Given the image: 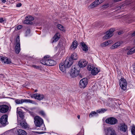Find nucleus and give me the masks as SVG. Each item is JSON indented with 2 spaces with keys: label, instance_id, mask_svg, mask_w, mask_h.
Wrapping results in <instances>:
<instances>
[{
  "label": "nucleus",
  "instance_id": "6e6d98bb",
  "mask_svg": "<svg viewBox=\"0 0 135 135\" xmlns=\"http://www.w3.org/2000/svg\"><path fill=\"white\" fill-rule=\"evenodd\" d=\"M77 117L78 118V119H79L80 118V116L79 115H78L77 116Z\"/></svg>",
  "mask_w": 135,
  "mask_h": 135
},
{
  "label": "nucleus",
  "instance_id": "a878e982",
  "mask_svg": "<svg viewBox=\"0 0 135 135\" xmlns=\"http://www.w3.org/2000/svg\"><path fill=\"white\" fill-rule=\"evenodd\" d=\"M17 133L18 135H26L27 133L26 131L21 129H18Z\"/></svg>",
  "mask_w": 135,
  "mask_h": 135
},
{
  "label": "nucleus",
  "instance_id": "8fccbe9b",
  "mask_svg": "<svg viewBox=\"0 0 135 135\" xmlns=\"http://www.w3.org/2000/svg\"><path fill=\"white\" fill-rule=\"evenodd\" d=\"M123 31H120L119 32H118V35H121V34H123Z\"/></svg>",
  "mask_w": 135,
  "mask_h": 135
},
{
  "label": "nucleus",
  "instance_id": "3c124183",
  "mask_svg": "<svg viewBox=\"0 0 135 135\" xmlns=\"http://www.w3.org/2000/svg\"><path fill=\"white\" fill-rule=\"evenodd\" d=\"M133 71L135 73V64L133 66Z\"/></svg>",
  "mask_w": 135,
  "mask_h": 135
},
{
  "label": "nucleus",
  "instance_id": "1a4fd4ad",
  "mask_svg": "<svg viewBox=\"0 0 135 135\" xmlns=\"http://www.w3.org/2000/svg\"><path fill=\"white\" fill-rule=\"evenodd\" d=\"M73 61L70 57H68L65 60L64 63L65 67L68 68L70 67L73 63Z\"/></svg>",
  "mask_w": 135,
  "mask_h": 135
},
{
  "label": "nucleus",
  "instance_id": "de8ad7c7",
  "mask_svg": "<svg viewBox=\"0 0 135 135\" xmlns=\"http://www.w3.org/2000/svg\"><path fill=\"white\" fill-rule=\"evenodd\" d=\"M5 20V19H3L2 18H0V22L2 23Z\"/></svg>",
  "mask_w": 135,
  "mask_h": 135
},
{
  "label": "nucleus",
  "instance_id": "49530a36",
  "mask_svg": "<svg viewBox=\"0 0 135 135\" xmlns=\"http://www.w3.org/2000/svg\"><path fill=\"white\" fill-rule=\"evenodd\" d=\"M32 67H33L35 69H39L40 68V67L39 66H37L36 65H33L32 66Z\"/></svg>",
  "mask_w": 135,
  "mask_h": 135
},
{
  "label": "nucleus",
  "instance_id": "0eeeda50",
  "mask_svg": "<svg viewBox=\"0 0 135 135\" xmlns=\"http://www.w3.org/2000/svg\"><path fill=\"white\" fill-rule=\"evenodd\" d=\"M115 31L114 28H112L109 30L106 33V35L103 37L104 39H107L111 37L113 35V33Z\"/></svg>",
  "mask_w": 135,
  "mask_h": 135
},
{
  "label": "nucleus",
  "instance_id": "4be33fe9",
  "mask_svg": "<svg viewBox=\"0 0 135 135\" xmlns=\"http://www.w3.org/2000/svg\"><path fill=\"white\" fill-rule=\"evenodd\" d=\"M121 44V43L120 42H117L115 43L111 46L110 47V48L112 49H116Z\"/></svg>",
  "mask_w": 135,
  "mask_h": 135
},
{
  "label": "nucleus",
  "instance_id": "ea45409f",
  "mask_svg": "<svg viewBox=\"0 0 135 135\" xmlns=\"http://www.w3.org/2000/svg\"><path fill=\"white\" fill-rule=\"evenodd\" d=\"M113 101L112 100V99L110 98H109V104H107V105L110 106L111 105V104L112 103V102Z\"/></svg>",
  "mask_w": 135,
  "mask_h": 135
},
{
  "label": "nucleus",
  "instance_id": "c756f323",
  "mask_svg": "<svg viewBox=\"0 0 135 135\" xmlns=\"http://www.w3.org/2000/svg\"><path fill=\"white\" fill-rule=\"evenodd\" d=\"M72 60H76L78 58L77 54L75 53H74L72 54L71 57L70 58Z\"/></svg>",
  "mask_w": 135,
  "mask_h": 135
},
{
  "label": "nucleus",
  "instance_id": "cd10ccee",
  "mask_svg": "<svg viewBox=\"0 0 135 135\" xmlns=\"http://www.w3.org/2000/svg\"><path fill=\"white\" fill-rule=\"evenodd\" d=\"M112 42V41L111 40H109L107 41H105L102 44L101 46L102 47H105L108 46L109 44H111Z\"/></svg>",
  "mask_w": 135,
  "mask_h": 135
},
{
  "label": "nucleus",
  "instance_id": "393cba45",
  "mask_svg": "<svg viewBox=\"0 0 135 135\" xmlns=\"http://www.w3.org/2000/svg\"><path fill=\"white\" fill-rule=\"evenodd\" d=\"M99 71L98 68L94 67L91 70V73L92 75H95Z\"/></svg>",
  "mask_w": 135,
  "mask_h": 135
},
{
  "label": "nucleus",
  "instance_id": "c03bdc74",
  "mask_svg": "<svg viewBox=\"0 0 135 135\" xmlns=\"http://www.w3.org/2000/svg\"><path fill=\"white\" fill-rule=\"evenodd\" d=\"M99 4L102 3L104 1V0H96Z\"/></svg>",
  "mask_w": 135,
  "mask_h": 135
},
{
  "label": "nucleus",
  "instance_id": "f8f14e48",
  "mask_svg": "<svg viewBox=\"0 0 135 135\" xmlns=\"http://www.w3.org/2000/svg\"><path fill=\"white\" fill-rule=\"evenodd\" d=\"M8 116L6 114L2 115L0 119V123L4 126L7 124V121Z\"/></svg>",
  "mask_w": 135,
  "mask_h": 135
},
{
  "label": "nucleus",
  "instance_id": "7c9ffc66",
  "mask_svg": "<svg viewBox=\"0 0 135 135\" xmlns=\"http://www.w3.org/2000/svg\"><path fill=\"white\" fill-rule=\"evenodd\" d=\"M98 115L97 113L95 112L94 111L92 112L89 115L90 117H91L94 116H97Z\"/></svg>",
  "mask_w": 135,
  "mask_h": 135
},
{
  "label": "nucleus",
  "instance_id": "a19ab883",
  "mask_svg": "<svg viewBox=\"0 0 135 135\" xmlns=\"http://www.w3.org/2000/svg\"><path fill=\"white\" fill-rule=\"evenodd\" d=\"M131 132L133 135H135V127H133L131 130Z\"/></svg>",
  "mask_w": 135,
  "mask_h": 135
},
{
  "label": "nucleus",
  "instance_id": "a18cd8bd",
  "mask_svg": "<svg viewBox=\"0 0 135 135\" xmlns=\"http://www.w3.org/2000/svg\"><path fill=\"white\" fill-rule=\"evenodd\" d=\"M109 7V5L108 4H105L104 5L102 6V7L103 8H106Z\"/></svg>",
  "mask_w": 135,
  "mask_h": 135
},
{
  "label": "nucleus",
  "instance_id": "7ed1b4c3",
  "mask_svg": "<svg viewBox=\"0 0 135 135\" xmlns=\"http://www.w3.org/2000/svg\"><path fill=\"white\" fill-rule=\"evenodd\" d=\"M34 120L35 125L36 127H40L43 123V120L38 116L35 117Z\"/></svg>",
  "mask_w": 135,
  "mask_h": 135
},
{
  "label": "nucleus",
  "instance_id": "2eb2a0df",
  "mask_svg": "<svg viewBox=\"0 0 135 135\" xmlns=\"http://www.w3.org/2000/svg\"><path fill=\"white\" fill-rule=\"evenodd\" d=\"M87 62L85 60L82 59L79 61L78 66L80 68H84L87 65Z\"/></svg>",
  "mask_w": 135,
  "mask_h": 135
},
{
  "label": "nucleus",
  "instance_id": "f257e3e1",
  "mask_svg": "<svg viewBox=\"0 0 135 135\" xmlns=\"http://www.w3.org/2000/svg\"><path fill=\"white\" fill-rule=\"evenodd\" d=\"M80 69V68L77 65H73L71 69V76L73 78L77 76L79 73Z\"/></svg>",
  "mask_w": 135,
  "mask_h": 135
},
{
  "label": "nucleus",
  "instance_id": "9b49d317",
  "mask_svg": "<svg viewBox=\"0 0 135 135\" xmlns=\"http://www.w3.org/2000/svg\"><path fill=\"white\" fill-rule=\"evenodd\" d=\"M9 109V107L5 104L0 105V112L4 113L7 112Z\"/></svg>",
  "mask_w": 135,
  "mask_h": 135
},
{
  "label": "nucleus",
  "instance_id": "13d9d810",
  "mask_svg": "<svg viewBox=\"0 0 135 135\" xmlns=\"http://www.w3.org/2000/svg\"><path fill=\"white\" fill-rule=\"evenodd\" d=\"M39 133V134H41V133Z\"/></svg>",
  "mask_w": 135,
  "mask_h": 135
},
{
  "label": "nucleus",
  "instance_id": "2f4dec72",
  "mask_svg": "<svg viewBox=\"0 0 135 135\" xmlns=\"http://www.w3.org/2000/svg\"><path fill=\"white\" fill-rule=\"evenodd\" d=\"M107 110L104 108H102L99 109L97 111V113H103L105 112Z\"/></svg>",
  "mask_w": 135,
  "mask_h": 135
},
{
  "label": "nucleus",
  "instance_id": "aec40b11",
  "mask_svg": "<svg viewBox=\"0 0 135 135\" xmlns=\"http://www.w3.org/2000/svg\"><path fill=\"white\" fill-rule=\"evenodd\" d=\"M80 45L81 46V48L82 50L85 52H86L88 51V47L86 45L84 42H81L80 43Z\"/></svg>",
  "mask_w": 135,
  "mask_h": 135
},
{
  "label": "nucleus",
  "instance_id": "4d7b16f0",
  "mask_svg": "<svg viewBox=\"0 0 135 135\" xmlns=\"http://www.w3.org/2000/svg\"><path fill=\"white\" fill-rule=\"evenodd\" d=\"M37 90H36H36H35V92H37Z\"/></svg>",
  "mask_w": 135,
  "mask_h": 135
},
{
  "label": "nucleus",
  "instance_id": "20e7f679",
  "mask_svg": "<svg viewBox=\"0 0 135 135\" xmlns=\"http://www.w3.org/2000/svg\"><path fill=\"white\" fill-rule=\"evenodd\" d=\"M15 44V51L16 54H18L20 52L21 50L20 39L19 36H17L16 39Z\"/></svg>",
  "mask_w": 135,
  "mask_h": 135
},
{
  "label": "nucleus",
  "instance_id": "09e8293b",
  "mask_svg": "<svg viewBox=\"0 0 135 135\" xmlns=\"http://www.w3.org/2000/svg\"><path fill=\"white\" fill-rule=\"evenodd\" d=\"M22 5V4L21 3H19L17 4L16 5V7H21Z\"/></svg>",
  "mask_w": 135,
  "mask_h": 135
},
{
  "label": "nucleus",
  "instance_id": "a211bd4d",
  "mask_svg": "<svg viewBox=\"0 0 135 135\" xmlns=\"http://www.w3.org/2000/svg\"><path fill=\"white\" fill-rule=\"evenodd\" d=\"M125 50L127 52V54L128 55H130L135 52V47H133L131 49L129 47H127L125 48Z\"/></svg>",
  "mask_w": 135,
  "mask_h": 135
},
{
  "label": "nucleus",
  "instance_id": "f704fd0d",
  "mask_svg": "<svg viewBox=\"0 0 135 135\" xmlns=\"http://www.w3.org/2000/svg\"><path fill=\"white\" fill-rule=\"evenodd\" d=\"M57 27L59 29H60L61 31H63L64 30V27L61 25H57Z\"/></svg>",
  "mask_w": 135,
  "mask_h": 135
},
{
  "label": "nucleus",
  "instance_id": "e433bc0d",
  "mask_svg": "<svg viewBox=\"0 0 135 135\" xmlns=\"http://www.w3.org/2000/svg\"><path fill=\"white\" fill-rule=\"evenodd\" d=\"M25 18H27L30 21L33 20L34 19L31 16H26L25 17Z\"/></svg>",
  "mask_w": 135,
  "mask_h": 135
},
{
  "label": "nucleus",
  "instance_id": "58836bf2",
  "mask_svg": "<svg viewBox=\"0 0 135 135\" xmlns=\"http://www.w3.org/2000/svg\"><path fill=\"white\" fill-rule=\"evenodd\" d=\"M39 113L40 114H41L43 116H45V112L42 110L40 111L39 112Z\"/></svg>",
  "mask_w": 135,
  "mask_h": 135
},
{
  "label": "nucleus",
  "instance_id": "864d4df0",
  "mask_svg": "<svg viewBox=\"0 0 135 135\" xmlns=\"http://www.w3.org/2000/svg\"><path fill=\"white\" fill-rule=\"evenodd\" d=\"M132 36H135V31L132 34Z\"/></svg>",
  "mask_w": 135,
  "mask_h": 135
},
{
  "label": "nucleus",
  "instance_id": "473e14b6",
  "mask_svg": "<svg viewBox=\"0 0 135 135\" xmlns=\"http://www.w3.org/2000/svg\"><path fill=\"white\" fill-rule=\"evenodd\" d=\"M23 99H22L21 100L19 99H17L15 101V102L17 104H22L24 102Z\"/></svg>",
  "mask_w": 135,
  "mask_h": 135
},
{
  "label": "nucleus",
  "instance_id": "72a5a7b5",
  "mask_svg": "<svg viewBox=\"0 0 135 135\" xmlns=\"http://www.w3.org/2000/svg\"><path fill=\"white\" fill-rule=\"evenodd\" d=\"M26 20L23 21V23L25 24H31L32 23V22L29 20L27 18H25Z\"/></svg>",
  "mask_w": 135,
  "mask_h": 135
},
{
  "label": "nucleus",
  "instance_id": "f3484780",
  "mask_svg": "<svg viewBox=\"0 0 135 135\" xmlns=\"http://www.w3.org/2000/svg\"><path fill=\"white\" fill-rule=\"evenodd\" d=\"M60 34L59 33H56L53 37L52 38L51 41L52 43L56 42L60 38Z\"/></svg>",
  "mask_w": 135,
  "mask_h": 135
},
{
  "label": "nucleus",
  "instance_id": "5701e85b",
  "mask_svg": "<svg viewBox=\"0 0 135 135\" xmlns=\"http://www.w3.org/2000/svg\"><path fill=\"white\" fill-rule=\"evenodd\" d=\"M17 115H18L21 119V120H22L23 118V115L22 112L20 110V109L17 108Z\"/></svg>",
  "mask_w": 135,
  "mask_h": 135
},
{
  "label": "nucleus",
  "instance_id": "bb28decb",
  "mask_svg": "<svg viewBox=\"0 0 135 135\" xmlns=\"http://www.w3.org/2000/svg\"><path fill=\"white\" fill-rule=\"evenodd\" d=\"M24 100V102L30 103L36 105H37L38 104V103L35 102V101L32 100L25 99H24V100Z\"/></svg>",
  "mask_w": 135,
  "mask_h": 135
},
{
  "label": "nucleus",
  "instance_id": "6e6552de",
  "mask_svg": "<svg viewBox=\"0 0 135 135\" xmlns=\"http://www.w3.org/2000/svg\"><path fill=\"white\" fill-rule=\"evenodd\" d=\"M127 82L124 79L121 78L119 80V85L121 88L124 90L126 89Z\"/></svg>",
  "mask_w": 135,
  "mask_h": 135
},
{
  "label": "nucleus",
  "instance_id": "c85d7f7f",
  "mask_svg": "<svg viewBox=\"0 0 135 135\" xmlns=\"http://www.w3.org/2000/svg\"><path fill=\"white\" fill-rule=\"evenodd\" d=\"M99 4L96 1H95L89 5V7L91 8H93L96 7Z\"/></svg>",
  "mask_w": 135,
  "mask_h": 135
},
{
  "label": "nucleus",
  "instance_id": "5fc2aeb1",
  "mask_svg": "<svg viewBox=\"0 0 135 135\" xmlns=\"http://www.w3.org/2000/svg\"><path fill=\"white\" fill-rule=\"evenodd\" d=\"M3 3H5L6 2V0H1Z\"/></svg>",
  "mask_w": 135,
  "mask_h": 135
},
{
  "label": "nucleus",
  "instance_id": "dca6fc26",
  "mask_svg": "<svg viewBox=\"0 0 135 135\" xmlns=\"http://www.w3.org/2000/svg\"><path fill=\"white\" fill-rule=\"evenodd\" d=\"M105 131L106 135H117L115 131L112 129L111 128L109 127L107 128Z\"/></svg>",
  "mask_w": 135,
  "mask_h": 135
},
{
  "label": "nucleus",
  "instance_id": "423d86ee",
  "mask_svg": "<svg viewBox=\"0 0 135 135\" xmlns=\"http://www.w3.org/2000/svg\"><path fill=\"white\" fill-rule=\"evenodd\" d=\"M88 82L87 78H84L81 79L80 81L79 86L82 89L85 88L87 86Z\"/></svg>",
  "mask_w": 135,
  "mask_h": 135
},
{
  "label": "nucleus",
  "instance_id": "4468645a",
  "mask_svg": "<svg viewBox=\"0 0 135 135\" xmlns=\"http://www.w3.org/2000/svg\"><path fill=\"white\" fill-rule=\"evenodd\" d=\"M118 129L120 131L126 132L127 129V127L124 123H120L119 124L118 126Z\"/></svg>",
  "mask_w": 135,
  "mask_h": 135
},
{
  "label": "nucleus",
  "instance_id": "c9c22d12",
  "mask_svg": "<svg viewBox=\"0 0 135 135\" xmlns=\"http://www.w3.org/2000/svg\"><path fill=\"white\" fill-rule=\"evenodd\" d=\"M30 29L28 28L27 29L25 33V36L26 37H27L30 35Z\"/></svg>",
  "mask_w": 135,
  "mask_h": 135
},
{
  "label": "nucleus",
  "instance_id": "37998d69",
  "mask_svg": "<svg viewBox=\"0 0 135 135\" xmlns=\"http://www.w3.org/2000/svg\"><path fill=\"white\" fill-rule=\"evenodd\" d=\"M135 20V17H133L132 19H131L129 20L128 22L129 23H131L133 22Z\"/></svg>",
  "mask_w": 135,
  "mask_h": 135
},
{
  "label": "nucleus",
  "instance_id": "6ab92c4d",
  "mask_svg": "<svg viewBox=\"0 0 135 135\" xmlns=\"http://www.w3.org/2000/svg\"><path fill=\"white\" fill-rule=\"evenodd\" d=\"M20 125L23 128L25 129L28 127V125L27 123L25 122L24 120H22L20 122Z\"/></svg>",
  "mask_w": 135,
  "mask_h": 135
},
{
  "label": "nucleus",
  "instance_id": "79ce46f5",
  "mask_svg": "<svg viewBox=\"0 0 135 135\" xmlns=\"http://www.w3.org/2000/svg\"><path fill=\"white\" fill-rule=\"evenodd\" d=\"M22 27V26L21 25H18L16 27L15 29L16 30H19Z\"/></svg>",
  "mask_w": 135,
  "mask_h": 135
},
{
  "label": "nucleus",
  "instance_id": "b1692460",
  "mask_svg": "<svg viewBox=\"0 0 135 135\" xmlns=\"http://www.w3.org/2000/svg\"><path fill=\"white\" fill-rule=\"evenodd\" d=\"M59 68L60 70L63 72H65L66 70V69L67 68L64 65V63H61L59 65Z\"/></svg>",
  "mask_w": 135,
  "mask_h": 135
},
{
  "label": "nucleus",
  "instance_id": "412c9836",
  "mask_svg": "<svg viewBox=\"0 0 135 135\" xmlns=\"http://www.w3.org/2000/svg\"><path fill=\"white\" fill-rule=\"evenodd\" d=\"M77 46V42L76 41H74L71 46L70 49L71 50H75Z\"/></svg>",
  "mask_w": 135,
  "mask_h": 135
},
{
  "label": "nucleus",
  "instance_id": "9d476101",
  "mask_svg": "<svg viewBox=\"0 0 135 135\" xmlns=\"http://www.w3.org/2000/svg\"><path fill=\"white\" fill-rule=\"evenodd\" d=\"M31 97L39 101L42 100L44 98V96L43 94L38 93L33 94L31 95Z\"/></svg>",
  "mask_w": 135,
  "mask_h": 135
},
{
  "label": "nucleus",
  "instance_id": "4c0bfd02",
  "mask_svg": "<svg viewBox=\"0 0 135 135\" xmlns=\"http://www.w3.org/2000/svg\"><path fill=\"white\" fill-rule=\"evenodd\" d=\"M94 67L90 65H88L87 66V69L89 71H91Z\"/></svg>",
  "mask_w": 135,
  "mask_h": 135
},
{
  "label": "nucleus",
  "instance_id": "ddd939ff",
  "mask_svg": "<svg viewBox=\"0 0 135 135\" xmlns=\"http://www.w3.org/2000/svg\"><path fill=\"white\" fill-rule=\"evenodd\" d=\"M0 60L4 64H8L11 63V60L8 58L7 57L1 56L0 57Z\"/></svg>",
  "mask_w": 135,
  "mask_h": 135
},
{
  "label": "nucleus",
  "instance_id": "39448f33",
  "mask_svg": "<svg viewBox=\"0 0 135 135\" xmlns=\"http://www.w3.org/2000/svg\"><path fill=\"white\" fill-rule=\"evenodd\" d=\"M105 122L108 124L110 125H114L118 123L117 119L113 117H110L107 119Z\"/></svg>",
  "mask_w": 135,
  "mask_h": 135
},
{
  "label": "nucleus",
  "instance_id": "603ef678",
  "mask_svg": "<svg viewBox=\"0 0 135 135\" xmlns=\"http://www.w3.org/2000/svg\"><path fill=\"white\" fill-rule=\"evenodd\" d=\"M49 55H46L44 57V59H47L49 58Z\"/></svg>",
  "mask_w": 135,
  "mask_h": 135
},
{
  "label": "nucleus",
  "instance_id": "f03ea898",
  "mask_svg": "<svg viewBox=\"0 0 135 135\" xmlns=\"http://www.w3.org/2000/svg\"><path fill=\"white\" fill-rule=\"evenodd\" d=\"M40 62L43 65L49 66H54L56 64V62L52 60L43 59L40 60Z\"/></svg>",
  "mask_w": 135,
  "mask_h": 135
}]
</instances>
